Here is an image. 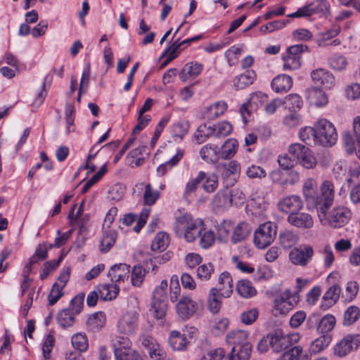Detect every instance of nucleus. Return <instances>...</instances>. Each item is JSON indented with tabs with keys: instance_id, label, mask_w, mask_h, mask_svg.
<instances>
[{
	"instance_id": "obj_1",
	"label": "nucleus",
	"mask_w": 360,
	"mask_h": 360,
	"mask_svg": "<svg viewBox=\"0 0 360 360\" xmlns=\"http://www.w3.org/2000/svg\"><path fill=\"white\" fill-rule=\"evenodd\" d=\"M204 226L202 220L185 213L176 218L174 230L178 238H184L187 243H193L201 235Z\"/></svg>"
},
{
	"instance_id": "obj_2",
	"label": "nucleus",
	"mask_w": 360,
	"mask_h": 360,
	"mask_svg": "<svg viewBox=\"0 0 360 360\" xmlns=\"http://www.w3.org/2000/svg\"><path fill=\"white\" fill-rule=\"evenodd\" d=\"M330 14V6L327 0H315L299 8L295 13L288 15V18H307L313 15L328 17Z\"/></svg>"
},
{
	"instance_id": "obj_3",
	"label": "nucleus",
	"mask_w": 360,
	"mask_h": 360,
	"mask_svg": "<svg viewBox=\"0 0 360 360\" xmlns=\"http://www.w3.org/2000/svg\"><path fill=\"white\" fill-rule=\"evenodd\" d=\"M317 143L325 147L333 146L338 139V133L333 124L326 119L316 122Z\"/></svg>"
},
{
	"instance_id": "obj_4",
	"label": "nucleus",
	"mask_w": 360,
	"mask_h": 360,
	"mask_svg": "<svg viewBox=\"0 0 360 360\" xmlns=\"http://www.w3.org/2000/svg\"><path fill=\"white\" fill-rule=\"evenodd\" d=\"M276 226L270 221L259 225L254 233V243L260 249L270 245L276 236Z\"/></svg>"
},
{
	"instance_id": "obj_5",
	"label": "nucleus",
	"mask_w": 360,
	"mask_h": 360,
	"mask_svg": "<svg viewBox=\"0 0 360 360\" xmlns=\"http://www.w3.org/2000/svg\"><path fill=\"white\" fill-rule=\"evenodd\" d=\"M352 217L351 211L345 206L335 207L327 216L319 219L323 225H329L333 228H340L346 224Z\"/></svg>"
},
{
	"instance_id": "obj_6",
	"label": "nucleus",
	"mask_w": 360,
	"mask_h": 360,
	"mask_svg": "<svg viewBox=\"0 0 360 360\" xmlns=\"http://www.w3.org/2000/svg\"><path fill=\"white\" fill-rule=\"evenodd\" d=\"M322 198H318L316 202V209L319 219L326 217V212L332 205L333 202L335 190L333 184L328 180L324 181L321 186Z\"/></svg>"
},
{
	"instance_id": "obj_7",
	"label": "nucleus",
	"mask_w": 360,
	"mask_h": 360,
	"mask_svg": "<svg viewBox=\"0 0 360 360\" xmlns=\"http://www.w3.org/2000/svg\"><path fill=\"white\" fill-rule=\"evenodd\" d=\"M360 346V334H349L341 339L334 347V354L344 357Z\"/></svg>"
},
{
	"instance_id": "obj_8",
	"label": "nucleus",
	"mask_w": 360,
	"mask_h": 360,
	"mask_svg": "<svg viewBox=\"0 0 360 360\" xmlns=\"http://www.w3.org/2000/svg\"><path fill=\"white\" fill-rule=\"evenodd\" d=\"M314 249L311 245H302L294 248L289 253V259L296 266H306L314 256Z\"/></svg>"
},
{
	"instance_id": "obj_9",
	"label": "nucleus",
	"mask_w": 360,
	"mask_h": 360,
	"mask_svg": "<svg viewBox=\"0 0 360 360\" xmlns=\"http://www.w3.org/2000/svg\"><path fill=\"white\" fill-rule=\"evenodd\" d=\"M139 314L136 311H129L123 314L117 323V330L120 334L131 335L138 328Z\"/></svg>"
},
{
	"instance_id": "obj_10",
	"label": "nucleus",
	"mask_w": 360,
	"mask_h": 360,
	"mask_svg": "<svg viewBox=\"0 0 360 360\" xmlns=\"http://www.w3.org/2000/svg\"><path fill=\"white\" fill-rule=\"evenodd\" d=\"M300 340L298 333H292L286 335L278 333L270 334V347L275 352H280L288 349Z\"/></svg>"
},
{
	"instance_id": "obj_11",
	"label": "nucleus",
	"mask_w": 360,
	"mask_h": 360,
	"mask_svg": "<svg viewBox=\"0 0 360 360\" xmlns=\"http://www.w3.org/2000/svg\"><path fill=\"white\" fill-rule=\"evenodd\" d=\"M199 309L196 302L191 297L182 296L176 305V310L178 316L185 321L193 316Z\"/></svg>"
},
{
	"instance_id": "obj_12",
	"label": "nucleus",
	"mask_w": 360,
	"mask_h": 360,
	"mask_svg": "<svg viewBox=\"0 0 360 360\" xmlns=\"http://www.w3.org/2000/svg\"><path fill=\"white\" fill-rule=\"evenodd\" d=\"M311 77L316 84L321 85L326 89H332L335 84L333 75L324 68L314 70L311 72Z\"/></svg>"
},
{
	"instance_id": "obj_13",
	"label": "nucleus",
	"mask_w": 360,
	"mask_h": 360,
	"mask_svg": "<svg viewBox=\"0 0 360 360\" xmlns=\"http://www.w3.org/2000/svg\"><path fill=\"white\" fill-rule=\"evenodd\" d=\"M280 211L291 214L302 209L303 202L301 198L297 195H291L281 199L278 203Z\"/></svg>"
},
{
	"instance_id": "obj_14",
	"label": "nucleus",
	"mask_w": 360,
	"mask_h": 360,
	"mask_svg": "<svg viewBox=\"0 0 360 360\" xmlns=\"http://www.w3.org/2000/svg\"><path fill=\"white\" fill-rule=\"evenodd\" d=\"M287 220L290 225L302 229H309L314 226L312 217L305 212H292L288 215Z\"/></svg>"
},
{
	"instance_id": "obj_15",
	"label": "nucleus",
	"mask_w": 360,
	"mask_h": 360,
	"mask_svg": "<svg viewBox=\"0 0 360 360\" xmlns=\"http://www.w3.org/2000/svg\"><path fill=\"white\" fill-rule=\"evenodd\" d=\"M294 307L291 300L290 291L285 290L276 297L274 301V309L279 314H286Z\"/></svg>"
},
{
	"instance_id": "obj_16",
	"label": "nucleus",
	"mask_w": 360,
	"mask_h": 360,
	"mask_svg": "<svg viewBox=\"0 0 360 360\" xmlns=\"http://www.w3.org/2000/svg\"><path fill=\"white\" fill-rule=\"evenodd\" d=\"M226 340L232 347L251 344L249 341V333L245 330H233L229 332Z\"/></svg>"
},
{
	"instance_id": "obj_17",
	"label": "nucleus",
	"mask_w": 360,
	"mask_h": 360,
	"mask_svg": "<svg viewBox=\"0 0 360 360\" xmlns=\"http://www.w3.org/2000/svg\"><path fill=\"white\" fill-rule=\"evenodd\" d=\"M203 65L196 62L185 64L179 73V77L183 82H187L197 77L202 72Z\"/></svg>"
},
{
	"instance_id": "obj_18",
	"label": "nucleus",
	"mask_w": 360,
	"mask_h": 360,
	"mask_svg": "<svg viewBox=\"0 0 360 360\" xmlns=\"http://www.w3.org/2000/svg\"><path fill=\"white\" fill-rule=\"evenodd\" d=\"M227 108L224 101H217L209 106H207L202 111V118L208 120H214L223 115Z\"/></svg>"
},
{
	"instance_id": "obj_19",
	"label": "nucleus",
	"mask_w": 360,
	"mask_h": 360,
	"mask_svg": "<svg viewBox=\"0 0 360 360\" xmlns=\"http://www.w3.org/2000/svg\"><path fill=\"white\" fill-rule=\"evenodd\" d=\"M129 268L126 264H115L110 268L108 276L113 283L124 281L129 276Z\"/></svg>"
},
{
	"instance_id": "obj_20",
	"label": "nucleus",
	"mask_w": 360,
	"mask_h": 360,
	"mask_svg": "<svg viewBox=\"0 0 360 360\" xmlns=\"http://www.w3.org/2000/svg\"><path fill=\"white\" fill-rule=\"evenodd\" d=\"M307 98L311 105L321 107L327 104L328 98L326 93L321 89L312 87L307 90Z\"/></svg>"
},
{
	"instance_id": "obj_21",
	"label": "nucleus",
	"mask_w": 360,
	"mask_h": 360,
	"mask_svg": "<svg viewBox=\"0 0 360 360\" xmlns=\"http://www.w3.org/2000/svg\"><path fill=\"white\" fill-rule=\"evenodd\" d=\"M217 290H219L224 297H231L233 292V281L229 272L224 271L220 274Z\"/></svg>"
},
{
	"instance_id": "obj_22",
	"label": "nucleus",
	"mask_w": 360,
	"mask_h": 360,
	"mask_svg": "<svg viewBox=\"0 0 360 360\" xmlns=\"http://www.w3.org/2000/svg\"><path fill=\"white\" fill-rule=\"evenodd\" d=\"M168 342L172 349L175 351L186 350L188 344L186 335L178 330L170 332Z\"/></svg>"
},
{
	"instance_id": "obj_23",
	"label": "nucleus",
	"mask_w": 360,
	"mask_h": 360,
	"mask_svg": "<svg viewBox=\"0 0 360 360\" xmlns=\"http://www.w3.org/2000/svg\"><path fill=\"white\" fill-rule=\"evenodd\" d=\"M292 86V79L286 75H279L271 82V88L276 93H285Z\"/></svg>"
},
{
	"instance_id": "obj_24",
	"label": "nucleus",
	"mask_w": 360,
	"mask_h": 360,
	"mask_svg": "<svg viewBox=\"0 0 360 360\" xmlns=\"http://www.w3.org/2000/svg\"><path fill=\"white\" fill-rule=\"evenodd\" d=\"M103 229V236L100 241V251L105 253L108 252L114 245L117 238V233L115 230L105 229L104 226Z\"/></svg>"
},
{
	"instance_id": "obj_25",
	"label": "nucleus",
	"mask_w": 360,
	"mask_h": 360,
	"mask_svg": "<svg viewBox=\"0 0 360 360\" xmlns=\"http://www.w3.org/2000/svg\"><path fill=\"white\" fill-rule=\"evenodd\" d=\"M252 350V344L232 347L228 355L229 360H249Z\"/></svg>"
},
{
	"instance_id": "obj_26",
	"label": "nucleus",
	"mask_w": 360,
	"mask_h": 360,
	"mask_svg": "<svg viewBox=\"0 0 360 360\" xmlns=\"http://www.w3.org/2000/svg\"><path fill=\"white\" fill-rule=\"evenodd\" d=\"M221 292L217 288L210 289L207 297V307L212 314H217L221 307Z\"/></svg>"
},
{
	"instance_id": "obj_27",
	"label": "nucleus",
	"mask_w": 360,
	"mask_h": 360,
	"mask_svg": "<svg viewBox=\"0 0 360 360\" xmlns=\"http://www.w3.org/2000/svg\"><path fill=\"white\" fill-rule=\"evenodd\" d=\"M256 75L252 70H247L243 74L236 77L233 80V87L236 89H243L252 84Z\"/></svg>"
},
{
	"instance_id": "obj_28",
	"label": "nucleus",
	"mask_w": 360,
	"mask_h": 360,
	"mask_svg": "<svg viewBox=\"0 0 360 360\" xmlns=\"http://www.w3.org/2000/svg\"><path fill=\"white\" fill-rule=\"evenodd\" d=\"M251 227L249 224L242 221L238 224L233 229L231 240L233 243H237L245 240L250 234Z\"/></svg>"
},
{
	"instance_id": "obj_29",
	"label": "nucleus",
	"mask_w": 360,
	"mask_h": 360,
	"mask_svg": "<svg viewBox=\"0 0 360 360\" xmlns=\"http://www.w3.org/2000/svg\"><path fill=\"white\" fill-rule=\"evenodd\" d=\"M96 289L100 298L103 300H112L115 299L119 292V288L115 284L98 285Z\"/></svg>"
},
{
	"instance_id": "obj_30",
	"label": "nucleus",
	"mask_w": 360,
	"mask_h": 360,
	"mask_svg": "<svg viewBox=\"0 0 360 360\" xmlns=\"http://www.w3.org/2000/svg\"><path fill=\"white\" fill-rule=\"evenodd\" d=\"M299 240V236L293 231L284 230L279 234L280 245L284 249H288L296 245Z\"/></svg>"
},
{
	"instance_id": "obj_31",
	"label": "nucleus",
	"mask_w": 360,
	"mask_h": 360,
	"mask_svg": "<svg viewBox=\"0 0 360 360\" xmlns=\"http://www.w3.org/2000/svg\"><path fill=\"white\" fill-rule=\"evenodd\" d=\"M238 294L243 298H250L257 294V290L248 280L239 281L236 285Z\"/></svg>"
},
{
	"instance_id": "obj_32",
	"label": "nucleus",
	"mask_w": 360,
	"mask_h": 360,
	"mask_svg": "<svg viewBox=\"0 0 360 360\" xmlns=\"http://www.w3.org/2000/svg\"><path fill=\"white\" fill-rule=\"evenodd\" d=\"M212 202L217 207H227L231 206L232 204L231 191L228 188L219 191L214 195Z\"/></svg>"
},
{
	"instance_id": "obj_33",
	"label": "nucleus",
	"mask_w": 360,
	"mask_h": 360,
	"mask_svg": "<svg viewBox=\"0 0 360 360\" xmlns=\"http://www.w3.org/2000/svg\"><path fill=\"white\" fill-rule=\"evenodd\" d=\"M238 141L234 139H227L221 146L219 151L220 158L222 159H229L236 153Z\"/></svg>"
},
{
	"instance_id": "obj_34",
	"label": "nucleus",
	"mask_w": 360,
	"mask_h": 360,
	"mask_svg": "<svg viewBox=\"0 0 360 360\" xmlns=\"http://www.w3.org/2000/svg\"><path fill=\"white\" fill-rule=\"evenodd\" d=\"M75 315L74 312L70 311V309H63L58 314V323L63 328L70 327L75 322Z\"/></svg>"
},
{
	"instance_id": "obj_35",
	"label": "nucleus",
	"mask_w": 360,
	"mask_h": 360,
	"mask_svg": "<svg viewBox=\"0 0 360 360\" xmlns=\"http://www.w3.org/2000/svg\"><path fill=\"white\" fill-rule=\"evenodd\" d=\"M201 158L207 162H216L220 158L219 152H217V147L210 144L204 146L200 151Z\"/></svg>"
},
{
	"instance_id": "obj_36",
	"label": "nucleus",
	"mask_w": 360,
	"mask_h": 360,
	"mask_svg": "<svg viewBox=\"0 0 360 360\" xmlns=\"http://www.w3.org/2000/svg\"><path fill=\"white\" fill-rule=\"evenodd\" d=\"M299 136L300 139L306 144H318L316 139V123L314 127H305L300 130Z\"/></svg>"
},
{
	"instance_id": "obj_37",
	"label": "nucleus",
	"mask_w": 360,
	"mask_h": 360,
	"mask_svg": "<svg viewBox=\"0 0 360 360\" xmlns=\"http://www.w3.org/2000/svg\"><path fill=\"white\" fill-rule=\"evenodd\" d=\"M330 341L331 338L330 335H322L311 342L309 352L313 354L319 353L329 345Z\"/></svg>"
},
{
	"instance_id": "obj_38",
	"label": "nucleus",
	"mask_w": 360,
	"mask_h": 360,
	"mask_svg": "<svg viewBox=\"0 0 360 360\" xmlns=\"http://www.w3.org/2000/svg\"><path fill=\"white\" fill-rule=\"evenodd\" d=\"M335 322V318L331 314H327L321 319L319 318V323L317 326L318 332L326 335V333H328L333 329Z\"/></svg>"
},
{
	"instance_id": "obj_39",
	"label": "nucleus",
	"mask_w": 360,
	"mask_h": 360,
	"mask_svg": "<svg viewBox=\"0 0 360 360\" xmlns=\"http://www.w3.org/2000/svg\"><path fill=\"white\" fill-rule=\"evenodd\" d=\"M316 188V181L312 179H308L303 185V194L306 200L316 205L318 198L314 196Z\"/></svg>"
},
{
	"instance_id": "obj_40",
	"label": "nucleus",
	"mask_w": 360,
	"mask_h": 360,
	"mask_svg": "<svg viewBox=\"0 0 360 360\" xmlns=\"http://www.w3.org/2000/svg\"><path fill=\"white\" fill-rule=\"evenodd\" d=\"M150 311L155 319H162L167 311V301L152 300Z\"/></svg>"
},
{
	"instance_id": "obj_41",
	"label": "nucleus",
	"mask_w": 360,
	"mask_h": 360,
	"mask_svg": "<svg viewBox=\"0 0 360 360\" xmlns=\"http://www.w3.org/2000/svg\"><path fill=\"white\" fill-rule=\"evenodd\" d=\"M341 289L339 285H333L324 294L323 301L327 307L335 304L340 297Z\"/></svg>"
},
{
	"instance_id": "obj_42",
	"label": "nucleus",
	"mask_w": 360,
	"mask_h": 360,
	"mask_svg": "<svg viewBox=\"0 0 360 360\" xmlns=\"http://www.w3.org/2000/svg\"><path fill=\"white\" fill-rule=\"evenodd\" d=\"M169 243V235L165 232H159L151 243L152 250L163 251Z\"/></svg>"
},
{
	"instance_id": "obj_43",
	"label": "nucleus",
	"mask_w": 360,
	"mask_h": 360,
	"mask_svg": "<svg viewBox=\"0 0 360 360\" xmlns=\"http://www.w3.org/2000/svg\"><path fill=\"white\" fill-rule=\"evenodd\" d=\"M212 126L201 124L198 127L194 134V137L197 142L200 144L205 142L209 137L214 136Z\"/></svg>"
},
{
	"instance_id": "obj_44",
	"label": "nucleus",
	"mask_w": 360,
	"mask_h": 360,
	"mask_svg": "<svg viewBox=\"0 0 360 360\" xmlns=\"http://www.w3.org/2000/svg\"><path fill=\"white\" fill-rule=\"evenodd\" d=\"M116 360H139V354L129 347L117 349L115 352Z\"/></svg>"
},
{
	"instance_id": "obj_45",
	"label": "nucleus",
	"mask_w": 360,
	"mask_h": 360,
	"mask_svg": "<svg viewBox=\"0 0 360 360\" xmlns=\"http://www.w3.org/2000/svg\"><path fill=\"white\" fill-rule=\"evenodd\" d=\"M360 317V309L354 305L347 308L344 314L343 324L351 326Z\"/></svg>"
},
{
	"instance_id": "obj_46",
	"label": "nucleus",
	"mask_w": 360,
	"mask_h": 360,
	"mask_svg": "<svg viewBox=\"0 0 360 360\" xmlns=\"http://www.w3.org/2000/svg\"><path fill=\"white\" fill-rule=\"evenodd\" d=\"M214 136L217 138H222L228 136L232 131V125L226 122L223 121L212 126Z\"/></svg>"
},
{
	"instance_id": "obj_47",
	"label": "nucleus",
	"mask_w": 360,
	"mask_h": 360,
	"mask_svg": "<svg viewBox=\"0 0 360 360\" xmlns=\"http://www.w3.org/2000/svg\"><path fill=\"white\" fill-rule=\"evenodd\" d=\"M105 323V315L103 312L99 311L91 315L87 320V325L91 330L101 329Z\"/></svg>"
},
{
	"instance_id": "obj_48",
	"label": "nucleus",
	"mask_w": 360,
	"mask_h": 360,
	"mask_svg": "<svg viewBox=\"0 0 360 360\" xmlns=\"http://www.w3.org/2000/svg\"><path fill=\"white\" fill-rule=\"evenodd\" d=\"M283 102V104L285 105V108L292 111L300 109L302 104L301 97L296 94L288 95L284 98Z\"/></svg>"
},
{
	"instance_id": "obj_49",
	"label": "nucleus",
	"mask_w": 360,
	"mask_h": 360,
	"mask_svg": "<svg viewBox=\"0 0 360 360\" xmlns=\"http://www.w3.org/2000/svg\"><path fill=\"white\" fill-rule=\"evenodd\" d=\"M283 60L284 62L283 66L284 70H295L301 66L300 56H290L286 53L283 55Z\"/></svg>"
},
{
	"instance_id": "obj_50",
	"label": "nucleus",
	"mask_w": 360,
	"mask_h": 360,
	"mask_svg": "<svg viewBox=\"0 0 360 360\" xmlns=\"http://www.w3.org/2000/svg\"><path fill=\"white\" fill-rule=\"evenodd\" d=\"M328 64L333 70L341 71L345 69L347 61L343 56L334 55L328 59Z\"/></svg>"
},
{
	"instance_id": "obj_51",
	"label": "nucleus",
	"mask_w": 360,
	"mask_h": 360,
	"mask_svg": "<svg viewBox=\"0 0 360 360\" xmlns=\"http://www.w3.org/2000/svg\"><path fill=\"white\" fill-rule=\"evenodd\" d=\"M160 198V193L153 190L150 184L146 185L143 194V200L146 205H152L155 204L156 200Z\"/></svg>"
},
{
	"instance_id": "obj_52",
	"label": "nucleus",
	"mask_w": 360,
	"mask_h": 360,
	"mask_svg": "<svg viewBox=\"0 0 360 360\" xmlns=\"http://www.w3.org/2000/svg\"><path fill=\"white\" fill-rule=\"evenodd\" d=\"M199 238L200 245L204 249L211 247L215 241V235L214 232L210 230H206L205 228Z\"/></svg>"
},
{
	"instance_id": "obj_53",
	"label": "nucleus",
	"mask_w": 360,
	"mask_h": 360,
	"mask_svg": "<svg viewBox=\"0 0 360 360\" xmlns=\"http://www.w3.org/2000/svg\"><path fill=\"white\" fill-rule=\"evenodd\" d=\"M72 345L79 352L86 351L88 348V340L84 334L77 333L72 338Z\"/></svg>"
},
{
	"instance_id": "obj_54",
	"label": "nucleus",
	"mask_w": 360,
	"mask_h": 360,
	"mask_svg": "<svg viewBox=\"0 0 360 360\" xmlns=\"http://www.w3.org/2000/svg\"><path fill=\"white\" fill-rule=\"evenodd\" d=\"M49 249V245L46 243L39 245L35 250L34 255L30 258L31 264H37L39 261L44 260L47 257L48 250Z\"/></svg>"
},
{
	"instance_id": "obj_55",
	"label": "nucleus",
	"mask_w": 360,
	"mask_h": 360,
	"mask_svg": "<svg viewBox=\"0 0 360 360\" xmlns=\"http://www.w3.org/2000/svg\"><path fill=\"white\" fill-rule=\"evenodd\" d=\"M189 128L188 122L186 121H179L174 124L172 128V135L182 139L187 134Z\"/></svg>"
},
{
	"instance_id": "obj_56",
	"label": "nucleus",
	"mask_w": 360,
	"mask_h": 360,
	"mask_svg": "<svg viewBox=\"0 0 360 360\" xmlns=\"http://www.w3.org/2000/svg\"><path fill=\"white\" fill-rule=\"evenodd\" d=\"M205 177L206 174L204 172H200L195 178L191 179L186 184L184 194L189 195L195 191L199 184Z\"/></svg>"
},
{
	"instance_id": "obj_57",
	"label": "nucleus",
	"mask_w": 360,
	"mask_h": 360,
	"mask_svg": "<svg viewBox=\"0 0 360 360\" xmlns=\"http://www.w3.org/2000/svg\"><path fill=\"white\" fill-rule=\"evenodd\" d=\"M258 316V309L252 308L241 313L240 321L245 325H251L257 319Z\"/></svg>"
},
{
	"instance_id": "obj_58",
	"label": "nucleus",
	"mask_w": 360,
	"mask_h": 360,
	"mask_svg": "<svg viewBox=\"0 0 360 360\" xmlns=\"http://www.w3.org/2000/svg\"><path fill=\"white\" fill-rule=\"evenodd\" d=\"M145 276V271L141 266H135L133 268L131 276V281L134 286L139 287Z\"/></svg>"
},
{
	"instance_id": "obj_59",
	"label": "nucleus",
	"mask_w": 360,
	"mask_h": 360,
	"mask_svg": "<svg viewBox=\"0 0 360 360\" xmlns=\"http://www.w3.org/2000/svg\"><path fill=\"white\" fill-rule=\"evenodd\" d=\"M213 273L214 266L211 263L203 264L197 269V276L201 280H209Z\"/></svg>"
},
{
	"instance_id": "obj_60",
	"label": "nucleus",
	"mask_w": 360,
	"mask_h": 360,
	"mask_svg": "<svg viewBox=\"0 0 360 360\" xmlns=\"http://www.w3.org/2000/svg\"><path fill=\"white\" fill-rule=\"evenodd\" d=\"M85 295L84 292L77 294L70 302V311L74 312L75 314H79L84 306Z\"/></svg>"
},
{
	"instance_id": "obj_61",
	"label": "nucleus",
	"mask_w": 360,
	"mask_h": 360,
	"mask_svg": "<svg viewBox=\"0 0 360 360\" xmlns=\"http://www.w3.org/2000/svg\"><path fill=\"white\" fill-rule=\"evenodd\" d=\"M148 352L151 360H169L167 352L159 343Z\"/></svg>"
},
{
	"instance_id": "obj_62",
	"label": "nucleus",
	"mask_w": 360,
	"mask_h": 360,
	"mask_svg": "<svg viewBox=\"0 0 360 360\" xmlns=\"http://www.w3.org/2000/svg\"><path fill=\"white\" fill-rule=\"evenodd\" d=\"M359 290V285L356 281H349L347 284L346 289L342 294L347 301H352L357 295Z\"/></svg>"
},
{
	"instance_id": "obj_63",
	"label": "nucleus",
	"mask_w": 360,
	"mask_h": 360,
	"mask_svg": "<svg viewBox=\"0 0 360 360\" xmlns=\"http://www.w3.org/2000/svg\"><path fill=\"white\" fill-rule=\"evenodd\" d=\"M298 162L303 167L307 169L313 168L316 165V160L315 157L311 154V152L309 148H307L306 153L303 154V156L301 157Z\"/></svg>"
},
{
	"instance_id": "obj_64",
	"label": "nucleus",
	"mask_w": 360,
	"mask_h": 360,
	"mask_svg": "<svg viewBox=\"0 0 360 360\" xmlns=\"http://www.w3.org/2000/svg\"><path fill=\"white\" fill-rule=\"evenodd\" d=\"M225 350L221 348L210 349L202 356L200 360H221L225 356Z\"/></svg>"
}]
</instances>
